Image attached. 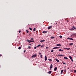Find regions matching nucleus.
I'll list each match as a JSON object with an SVG mask.
<instances>
[{
  "label": "nucleus",
  "mask_w": 76,
  "mask_h": 76,
  "mask_svg": "<svg viewBox=\"0 0 76 76\" xmlns=\"http://www.w3.org/2000/svg\"><path fill=\"white\" fill-rule=\"evenodd\" d=\"M64 59H65L66 60L68 59V58H67L66 57H64Z\"/></svg>",
  "instance_id": "nucleus-13"
},
{
  "label": "nucleus",
  "mask_w": 76,
  "mask_h": 76,
  "mask_svg": "<svg viewBox=\"0 0 76 76\" xmlns=\"http://www.w3.org/2000/svg\"><path fill=\"white\" fill-rule=\"evenodd\" d=\"M48 31H44L42 32V33H47Z\"/></svg>",
  "instance_id": "nucleus-9"
},
{
  "label": "nucleus",
  "mask_w": 76,
  "mask_h": 76,
  "mask_svg": "<svg viewBox=\"0 0 76 76\" xmlns=\"http://www.w3.org/2000/svg\"><path fill=\"white\" fill-rule=\"evenodd\" d=\"M74 30V29L73 28H71V29H70V31H73V30Z\"/></svg>",
  "instance_id": "nucleus-17"
},
{
  "label": "nucleus",
  "mask_w": 76,
  "mask_h": 76,
  "mask_svg": "<svg viewBox=\"0 0 76 76\" xmlns=\"http://www.w3.org/2000/svg\"><path fill=\"white\" fill-rule=\"evenodd\" d=\"M50 67L52 68L53 67V64H51Z\"/></svg>",
  "instance_id": "nucleus-18"
},
{
  "label": "nucleus",
  "mask_w": 76,
  "mask_h": 76,
  "mask_svg": "<svg viewBox=\"0 0 76 76\" xmlns=\"http://www.w3.org/2000/svg\"><path fill=\"white\" fill-rule=\"evenodd\" d=\"M69 45H73V43H70Z\"/></svg>",
  "instance_id": "nucleus-20"
},
{
  "label": "nucleus",
  "mask_w": 76,
  "mask_h": 76,
  "mask_svg": "<svg viewBox=\"0 0 76 76\" xmlns=\"http://www.w3.org/2000/svg\"><path fill=\"white\" fill-rule=\"evenodd\" d=\"M57 67H55L54 69V70L56 72V70H57Z\"/></svg>",
  "instance_id": "nucleus-8"
},
{
  "label": "nucleus",
  "mask_w": 76,
  "mask_h": 76,
  "mask_svg": "<svg viewBox=\"0 0 76 76\" xmlns=\"http://www.w3.org/2000/svg\"><path fill=\"white\" fill-rule=\"evenodd\" d=\"M63 70H62L61 71V74H63Z\"/></svg>",
  "instance_id": "nucleus-24"
},
{
  "label": "nucleus",
  "mask_w": 76,
  "mask_h": 76,
  "mask_svg": "<svg viewBox=\"0 0 76 76\" xmlns=\"http://www.w3.org/2000/svg\"><path fill=\"white\" fill-rule=\"evenodd\" d=\"M76 72V70H74V73H75Z\"/></svg>",
  "instance_id": "nucleus-39"
},
{
  "label": "nucleus",
  "mask_w": 76,
  "mask_h": 76,
  "mask_svg": "<svg viewBox=\"0 0 76 76\" xmlns=\"http://www.w3.org/2000/svg\"><path fill=\"white\" fill-rule=\"evenodd\" d=\"M64 50H66V49H67V48H64Z\"/></svg>",
  "instance_id": "nucleus-51"
},
{
  "label": "nucleus",
  "mask_w": 76,
  "mask_h": 76,
  "mask_svg": "<svg viewBox=\"0 0 76 76\" xmlns=\"http://www.w3.org/2000/svg\"><path fill=\"white\" fill-rule=\"evenodd\" d=\"M58 57H62V56H64V55L58 54Z\"/></svg>",
  "instance_id": "nucleus-1"
},
{
  "label": "nucleus",
  "mask_w": 76,
  "mask_h": 76,
  "mask_svg": "<svg viewBox=\"0 0 76 76\" xmlns=\"http://www.w3.org/2000/svg\"><path fill=\"white\" fill-rule=\"evenodd\" d=\"M74 29H76V27H75L74 26H73L72 27Z\"/></svg>",
  "instance_id": "nucleus-16"
},
{
  "label": "nucleus",
  "mask_w": 76,
  "mask_h": 76,
  "mask_svg": "<svg viewBox=\"0 0 76 76\" xmlns=\"http://www.w3.org/2000/svg\"><path fill=\"white\" fill-rule=\"evenodd\" d=\"M26 52V50H24V53H25Z\"/></svg>",
  "instance_id": "nucleus-48"
},
{
  "label": "nucleus",
  "mask_w": 76,
  "mask_h": 76,
  "mask_svg": "<svg viewBox=\"0 0 76 76\" xmlns=\"http://www.w3.org/2000/svg\"><path fill=\"white\" fill-rule=\"evenodd\" d=\"M36 31V28H34L33 29V31Z\"/></svg>",
  "instance_id": "nucleus-19"
},
{
  "label": "nucleus",
  "mask_w": 76,
  "mask_h": 76,
  "mask_svg": "<svg viewBox=\"0 0 76 76\" xmlns=\"http://www.w3.org/2000/svg\"><path fill=\"white\" fill-rule=\"evenodd\" d=\"M48 60H49V61H52V59H48Z\"/></svg>",
  "instance_id": "nucleus-21"
},
{
  "label": "nucleus",
  "mask_w": 76,
  "mask_h": 76,
  "mask_svg": "<svg viewBox=\"0 0 76 76\" xmlns=\"http://www.w3.org/2000/svg\"><path fill=\"white\" fill-rule=\"evenodd\" d=\"M44 45H42L41 46V48H42V47H44Z\"/></svg>",
  "instance_id": "nucleus-32"
},
{
  "label": "nucleus",
  "mask_w": 76,
  "mask_h": 76,
  "mask_svg": "<svg viewBox=\"0 0 76 76\" xmlns=\"http://www.w3.org/2000/svg\"><path fill=\"white\" fill-rule=\"evenodd\" d=\"M55 60H56V61H57V62H58V63H59V62H60L59 60H58L57 58H56L55 59Z\"/></svg>",
  "instance_id": "nucleus-7"
},
{
  "label": "nucleus",
  "mask_w": 76,
  "mask_h": 76,
  "mask_svg": "<svg viewBox=\"0 0 76 76\" xmlns=\"http://www.w3.org/2000/svg\"><path fill=\"white\" fill-rule=\"evenodd\" d=\"M2 56V55L1 54H0V57H1Z\"/></svg>",
  "instance_id": "nucleus-43"
},
{
  "label": "nucleus",
  "mask_w": 76,
  "mask_h": 76,
  "mask_svg": "<svg viewBox=\"0 0 76 76\" xmlns=\"http://www.w3.org/2000/svg\"><path fill=\"white\" fill-rule=\"evenodd\" d=\"M34 49H37V46H35L34 48Z\"/></svg>",
  "instance_id": "nucleus-37"
},
{
  "label": "nucleus",
  "mask_w": 76,
  "mask_h": 76,
  "mask_svg": "<svg viewBox=\"0 0 76 76\" xmlns=\"http://www.w3.org/2000/svg\"><path fill=\"white\" fill-rule=\"evenodd\" d=\"M31 40H33L34 39H33V38H31Z\"/></svg>",
  "instance_id": "nucleus-38"
},
{
  "label": "nucleus",
  "mask_w": 76,
  "mask_h": 76,
  "mask_svg": "<svg viewBox=\"0 0 76 76\" xmlns=\"http://www.w3.org/2000/svg\"><path fill=\"white\" fill-rule=\"evenodd\" d=\"M29 29H30V31H32V28H29Z\"/></svg>",
  "instance_id": "nucleus-25"
},
{
  "label": "nucleus",
  "mask_w": 76,
  "mask_h": 76,
  "mask_svg": "<svg viewBox=\"0 0 76 76\" xmlns=\"http://www.w3.org/2000/svg\"><path fill=\"white\" fill-rule=\"evenodd\" d=\"M63 64H66V63H64V62H63Z\"/></svg>",
  "instance_id": "nucleus-34"
},
{
  "label": "nucleus",
  "mask_w": 76,
  "mask_h": 76,
  "mask_svg": "<svg viewBox=\"0 0 76 76\" xmlns=\"http://www.w3.org/2000/svg\"><path fill=\"white\" fill-rule=\"evenodd\" d=\"M66 72V70L65 69V70H64V72Z\"/></svg>",
  "instance_id": "nucleus-45"
},
{
  "label": "nucleus",
  "mask_w": 76,
  "mask_h": 76,
  "mask_svg": "<svg viewBox=\"0 0 76 76\" xmlns=\"http://www.w3.org/2000/svg\"><path fill=\"white\" fill-rule=\"evenodd\" d=\"M51 53H53V52H54V50H51Z\"/></svg>",
  "instance_id": "nucleus-31"
},
{
  "label": "nucleus",
  "mask_w": 76,
  "mask_h": 76,
  "mask_svg": "<svg viewBox=\"0 0 76 76\" xmlns=\"http://www.w3.org/2000/svg\"><path fill=\"white\" fill-rule=\"evenodd\" d=\"M70 37H72V35H71Z\"/></svg>",
  "instance_id": "nucleus-50"
},
{
  "label": "nucleus",
  "mask_w": 76,
  "mask_h": 76,
  "mask_svg": "<svg viewBox=\"0 0 76 76\" xmlns=\"http://www.w3.org/2000/svg\"><path fill=\"white\" fill-rule=\"evenodd\" d=\"M26 31L27 33H29V31H28V30H26Z\"/></svg>",
  "instance_id": "nucleus-26"
},
{
  "label": "nucleus",
  "mask_w": 76,
  "mask_h": 76,
  "mask_svg": "<svg viewBox=\"0 0 76 76\" xmlns=\"http://www.w3.org/2000/svg\"><path fill=\"white\" fill-rule=\"evenodd\" d=\"M31 42H34V40H33L31 41Z\"/></svg>",
  "instance_id": "nucleus-41"
},
{
  "label": "nucleus",
  "mask_w": 76,
  "mask_h": 76,
  "mask_svg": "<svg viewBox=\"0 0 76 76\" xmlns=\"http://www.w3.org/2000/svg\"><path fill=\"white\" fill-rule=\"evenodd\" d=\"M51 72V71H50L48 72V73H49V74H51V72Z\"/></svg>",
  "instance_id": "nucleus-15"
},
{
  "label": "nucleus",
  "mask_w": 76,
  "mask_h": 76,
  "mask_svg": "<svg viewBox=\"0 0 76 76\" xmlns=\"http://www.w3.org/2000/svg\"><path fill=\"white\" fill-rule=\"evenodd\" d=\"M58 48L57 47H55L53 48V50H54L55 49H57Z\"/></svg>",
  "instance_id": "nucleus-11"
},
{
  "label": "nucleus",
  "mask_w": 76,
  "mask_h": 76,
  "mask_svg": "<svg viewBox=\"0 0 76 76\" xmlns=\"http://www.w3.org/2000/svg\"><path fill=\"white\" fill-rule=\"evenodd\" d=\"M41 45H38L37 46V47H40V46H41Z\"/></svg>",
  "instance_id": "nucleus-23"
},
{
  "label": "nucleus",
  "mask_w": 76,
  "mask_h": 76,
  "mask_svg": "<svg viewBox=\"0 0 76 76\" xmlns=\"http://www.w3.org/2000/svg\"><path fill=\"white\" fill-rule=\"evenodd\" d=\"M47 56H45V61H47Z\"/></svg>",
  "instance_id": "nucleus-6"
},
{
  "label": "nucleus",
  "mask_w": 76,
  "mask_h": 76,
  "mask_svg": "<svg viewBox=\"0 0 76 76\" xmlns=\"http://www.w3.org/2000/svg\"><path fill=\"white\" fill-rule=\"evenodd\" d=\"M67 50H70V48H66Z\"/></svg>",
  "instance_id": "nucleus-28"
},
{
  "label": "nucleus",
  "mask_w": 76,
  "mask_h": 76,
  "mask_svg": "<svg viewBox=\"0 0 76 76\" xmlns=\"http://www.w3.org/2000/svg\"><path fill=\"white\" fill-rule=\"evenodd\" d=\"M53 27V26H49L48 28V29H51V28H52V27Z\"/></svg>",
  "instance_id": "nucleus-3"
},
{
  "label": "nucleus",
  "mask_w": 76,
  "mask_h": 76,
  "mask_svg": "<svg viewBox=\"0 0 76 76\" xmlns=\"http://www.w3.org/2000/svg\"><path fill=\"white\" fill-rule=\"evenodd\" d=\"M48 48V47H46V48L47 49V48Z\"/></svg>",
  "instance_id": "nucleus-52"
},
{
  "label": "nucleus",
  "mask_w": 76,
  "mask_h": 76,
  "mask_svg": "<svg viewBox=\"0 0 76 76\" xmlns=\"http://www.w3.org/2000/svg\"><path fill=\"white\" fill-rule=\"evenodd\" d=\"M51 69H52V68L50 67V70H51Z\"/></svg>",
  "instance_id": "nucleus-44"
},
{
  "label": "nucleus",
  "mask_w": 76,
  "mask_h": 76,
  "mask_svg": "<svg viewBox=\"0 0 76 76\" xmlns=\"http://www.w3.org/2000/svg\"><path fill=\"white\" fill-rule=\"evenodd\" d=\"M51 38L52 39H53V38H54V37H51Z\"/></svg>",
  "instance_id": "nucleus-30"
},
{
  "label": "nucleus",
  "mask_w": 76,
  "mask_h": 76,
  "mask_svg": "<svg viewBox=\"0 0 76 76\" xmlns=\"http://www.w3.org/2000/svg\"><path fill=\"white\" fill-rule=\"evenodd\" d=\"M37 57V54L34 55L32 56V58H33V57Z\"/></svg>",
  "instance_id": "nucleus-2"
},
{
  "label": "nucleus",
  "mask_w": 76,
  "mask_h": 76,
  "mask_svg": "<svg viewBox=\"0 0 76 76\" xmlns=\"http://www.w3.org/2000/svg\"><path fill=\"white\" fill-rule=\"evenodd\" d=\"M28 48L29 49H30V48H31V46H28Z\"/></svg>",
  "instance_id": "nucleus-29"
},
{
  "label": "nucleus",
  "mask_w": 76,
  "mask_h": 76,
  "mask_svg": "<svg viewBox=\"0 0 76 76\" xmlns=\"http://www.w3.org/2000/svg\"><path fill=\"white\" fill-rule=\"evenodd\" d=\"M67 39H70V40H73V39L72 38L68 37Z\"/></svg>",
  "instance_id": "nucleus-4"
},
{
  "label": "nucleus",
  "mask_w": 76,
  "mask_h": 76,
  "mask_svg": "<svg viewBox=\"0 0 76 76\" xmlns=\"http://www.w3.org/2000/svg\"><path fill=\"white\" fill-rule=\"evenodd\" d=\"M71 61H72V62H73V60L72 59H71Z\"/></svg>",
  "instance_id": "nucleus-40"
},
{
  "label": "nucleus",
  "mask_w": 76,
  "mask_h": 76,
  "mask_svg": "<svg viewBox=\"0 0 76 76\" xmlns=\"http://www.w3.org/2000/svg\"><path fill=\"white\" fill-rule=\"evenodd\" d=\"M29 45H31V44H29Z\"/></svg>",
  "instance_id": "nucleus-53"
},
{
  "label": "nucleus",
  "mask_w": 76,
  "mask_h": 76,
  "mask_svg": "<svg viewBox=\"0 0 76 76\" xmlns=\"http://www.w3.org/2000/svg\"><path fill=\"white\" fill-rule=\"evenodd\" d=\"M56 46H58L59 47H61V44H58L56 45Z\"/></svg>",
  "instance_id": "nucleus-5"
},
{
  "label": "nucleus",
  "mask_w": 76,
  "mask_h": 76,
  "mask_svg": "<svg viewBox=\"0 0 76 76\" xmlns=\"http://www.w3.org/2000/svg\"><path fill=\"white\" fill-rule=\"evenodd\" d=\"M59 51H62V52L64 51V50H63L61 49H60L59 50Z\"/></svg>",
  "instance_id": "nucleus-12"
},
{
  "label": "nucleus",
  "mask_w": 76,
  "mask_h": 76,
  "mask_svg": "<svg viewBox=\"0 0 76 76\" xmlns=\"http://www.w3.org/2000/svg\"><path fill=\"white\" fill-rule=\"evenodd\" d=\"M42 54H41V53H39V55L40 56L42 55Z\"/></svg>",
  "instance_id": "nucleus-36"
},
{
  "label": "nucleus",
  "mask_w": 76,
  "mask_h": 76,
  "mask_svg": "<svg viewBox=\"0 0 76 76\" xmlns=\"http://www.w3.org/2000/svg\"><path fill=\"white\" fill-rule=\"evenodd\" d=\"M59 37H60V38H62V36H59Z\"/></svg>",
  "instance_id": "nucleus-35"
},
{
  "label": "nucleus",
  "mask_w": 76,
  "mask_h": 76,
  "mask_svg": "<svg viewBox=\"0 0 76 76\" xmlns=\"http://www.w3.org/2000/svg\"><path fill=\"white\" fill-rule=\"evenodd\" d=\"M69 58H70V59H72V57H71V56H69Z\"/></svg>",
  "instance_id": "nucleus-22"
},
{
  "label": "nucleus",
  "mask_w": 76,
  "mask_h": 76,
  "mask_svg": "<svg viewBox=\"0 0 76 76\" xmlns=\"http://www.w3.org/2000/svg\"><path fill=\"white\" fill-rule=\"evenodd\" d=\"M45 41V40H41L40 41V42H44Z\"/></svg>",
  "instance_id": "nucleus-14"
},
{
  "label": "nucleus",
  "mask_w": 76,
  "mask_h": 76,
  "mask_svg": "<svg viewBox=\"0 0 76 76\" xmlns=\"http://www.w3.org/2000/svg\"><path fill=\"white\" fill-rule=\"evenodd\" d=\"M18 49H19V50L21 49V47H19L18 48Z\"/></svg>",
  "instance_id": "nucleus-27"
},
{
  "label": "nucleus",
  "mask_w": 76,
  "mask_h": 76,
  "mask_svg": "<svg viewBox=\"0 0 76 76\" xmlns=\"http://www.w3.org/2000/svg\"><path fill=\"white\" fill-rule=\"evenodd\" d=\"M40 57H41V58H42V55H40Z\"/></svg>",
  "instance_id": "nucleus-33"
},
{
  "label": "nucleus",
  "mask_w": 76,
  "mask_h": 76,
  "mask_svg": "<svg viewBox=\"0 0 76 76\" xmlns=\"http://www.w3.org/2000/svg\"><path fill=\"white\" fill-rule=\"evenodd\" d=\"M58 48H60L59 47H57Z\"/></svg>",
  "instance_id": "nucleus-49"
},
{
  "label": "nucleus",
  "mask_w": 76,
  "mask_h": 76,
  "mask_svg": "<svg viewBox=\"0 0 76 76\" xmlns=\"http://www.w3.org/2000/svg\"><path fill=\"white\" fill-rule=\"evenodd\" d=\"M67 22H69V20H67Z\"/></svg>",
  "instance_id": "nucleus-47"
},
{
  "label": "nucleus",
  "mask_w": 76,
  "mask_h": 76,
  "mask_svg": "<svg viewBox=\"0 0 76 76\" xmlns=\"http://www.w3.org/2000/svg\"><path fill=\"white\" fill-rule=\"evenodd\" d=\"M27 41H28V42H29V43H30V42H31V40H29L28 39H27Z\"/></svg>",
  "instance_id": "nucleus-10"
},
{
  "label": "nucleus",
  "mask_w": 76,
  "mask_h": 76,
  "mask_svg": "<svg viewBox=\"0 0 76 76\" xmlns=\"http://www.w3.org/2000/svg\"><path fill=\"white\" fill-rule=\"evenodd\" d=\"M71 72H73V70H70Z\"/></svg>",
  "instance_id": "nucleus-42"
},
{
  "label": "nucleus",
  "mask_w": 76,
  "mask_h": 76,
  "mask_svg": "<svg viewBox=\"0 0 76 76\" xmlns=\"http://www.w3.org/2000/svg\"><path fill=\"white\" fill-rule=\"evenodd\" d=\"M20 32H21V31H19V33H20Z\"/></svg>",
  "instance_id": "nucleus-46"
}]
</instances>
